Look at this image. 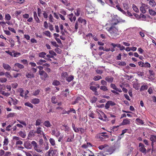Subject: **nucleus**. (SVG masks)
Here are the masks:
<instances>
[{
  "instance_id": "12",
  "label": "nucleus",
  "mask_w": 156,
  "mask_h": 156,
  "mask_svg": "<svg viewBox=\"0 0 156 156\" xmlns=\"http://www.w3.org/2000/svg\"><path fill=\"white\" fill-rule=\"evenodd\" d=\"M2 66L5 70L10 71L11 69V67L9 64L5 63H3Z\"/></svg>"
},
{
  "instance_id": "29",
  "label": "nucleus",
  "mask_w": 156,
  "mask_h": 156,
  "mask_svg": "<svg viewBox=\"0 0 156 156\" xmlns=\"http://www.w3.org/2000/svg\"><path fill=\"white\" fill-rule=\"evenodd\" d=\"M45 62H46V60H44L40 59L37 62V63L38 65H41L43 64V63H45Z\"/></svg>"
},
{
  "instance_id": "58",
  "label": "nucleus",
  "mask_w": 156,
  "mask_h": 156,
  "mask_svg": "<svg viewBox=\"0 0 156 156\" xmlns=\"http://www.w3.org/2000/svg\"><path fill=\"white\" fill-rule=\"evenodd\" d=\"M44 33V34L47 36L50 37V33L49 31H45Z\"/></svg>"
},
{
  "instance_id": "57",
  "label": "nucleus",
  "mask_w": 156,
  "mask_h": 156,
  "mask_svg": "<svg viewBox=\"0 0 156 156\" xmlns=\"http://www.w3.org/2000/svg\"><path fill=\"white\" fill-rule=\"evenodd\" d=\"M16 115V114L14 113H10L8 115V117H13Z\"/></svg>"
},
{
  "instance_id": "41",
  "label": "nucleus",
  "mask_w": 156,
  "mask_h": 156,
  "mask_svg": "<svg viewBox=\"0 0 156 156\" xmlns=\"http://www.w3.org/2000/svg\"><path fill=\"white\" fill-rule=\"evenodd\" d=\"M133 10L136 12H139V10L137 7L136 6L133 4Z\"/></svg>"
},
{
  "instance_id": "25",
  "label": "nucleus",
  "mask_w": 156,
  "mask_h": 156,
  "mask_svg": "<svg viewBox=\"0 0 156 156\" xmlns=\"http://www.w3.org/2000/svg\"><path fill=\"white\" fill-rule=\"evenodd\" d=\"M136 123L138 125H142L144 123L143 121L140 119H136Z\"/></svg>"
},
{
  "instance_id": "26",
  "label": "nucleus",
  "mask_w": 156,
  "mask_h": 156,
  "mask_svg": "<svg viewBox=\"0 0 156 156\" xmlns=\"http://www.w3.org/2000/svg\"><path fill=\"white\" fill-rule=\"evenodd\" d=\"M40 100L37 98H34L31 100V102L34 104H37L39 103Z\"/></svg>"
},
{
  "instance_id": "7",
  "label": "nucleus",
  "mask_w": 156,
  "mask_h": 156,
  "mask_svg": "<svg viewBox=\"0 0 156 156\" xmlns=\"http://www.w3.org/2000/svg\"><path fill=\"white\" fill-rule=\"evenodd\" d=\"M96 137L97 139H99V140H104L105 138H108V136L107 135H104L99 134L97 135Z\"/></svg>"
},
{
  "instance_id": "23",
  "label": "nucleus",
  "mask_w": 156,
  "mask_h": 156,
  "mask_svg": "<svg viewBox=\"0 0 156 156\" xmlns=\"http://www.w3.org/2000/svg\"><path fill=\"white\" fill-rule=\"evenodd\" d=\"M116 7L117 9L121 12L123 14H124L126 15V12L124 11L123 9H122L119 6V5H117L116 6Z\"/></svg>"
},
{
  "instance_id": "39",
  "label": "nucleus",
  "mask_w": 156,
  "mask_h": 156,
  "mask_svg": "<svg viewBox=\"0 0 156 156\" xmlns=\"http://www.w3.org/2000/svg\"><path fill=\"white\" fill-rule=\"evenodd\" d=\"M49 141L52 146H54L55 145V140L52 138H50L49 139Z\"/></svg>"
},
{
  "instance_id": "53",
  "label": "nucleus",
  "mask_w": 156,
  "mask_h": 156,
  "mask_svg": "<svg viewBox=\"0 0 156 156\" xmlns=\"http://www.w3.org/2000/svg\"><path fill=\"white\" fill-rule=\"evenodd\" d=\"M32 144L34 147V149L36 148V147H37V143L34 141H33L31 143Z\"/></svg>"
},
{
  "instance_id": "19",
  "label": "nucleus",
  "mask_w": 156,
  "mask_h": 156,
  "mask_svg": "<svg viewBox=\"0 0 156 156\" xmlns=\"http://www.w3.org/2000/svg\"><path fill=\"white\" fill-rule=\"evenodd\" d=\"M105 80L108 82L111 83L113 81L114 78L111 76H108L105 77Z\"/></svg>"
},
{
  "instance_id": "28",
  "label": "nucleus",
  "mask_w": 156,
  "mask_h": 156,
  "mask_svg": "<svg viewBox=\"0 0 156 156\" xmlns=\"http://www.w3.org/2000/svg\"><path fill=\"white\" fill-rule=\"evenodd\" d=\"M89 116L92 119H95L96 118L95 115L92 111H90L89 112Z\"/></svg>"
},
{
  "instance_id": "14",
  "label": "nucleus",
  "mask_w": 156,
  "mask_h": 156,
  "mask_svg": "<svg viewBox=\"0 0 156 156\" xmlns=\"http://www.w3.org/2000/svg\"><path fill=\"white\" fill-rule=\"evenodd\" d=\"M51 132V134L56 137H58L60 136V133L58 130L55 131L54 129L52 130Z\"/></svg>"
},
{
  "instance_id": "5",
  "label": "nucleus",
  "mask_w": 156,
  "mask_h": 156,
  "mask_svg": "<svg viewBox=\"0 0 156 156\" xmlns=\"http://www.w3.org/2000/svg\"><path fill=\"white\" fill-rule=\"evenodd\" d=\"M139 150L142 153L146 154L147 152L146 149L144 147V145L141 143H140L139 144Z\"/></svg>"
},
{
  "instance_id": "34",
  "label": "nucleus",
  "mask_w": 156,
  "mask_h": 156,
  "mask_svg": "<svg viewBox=\"0 0 156 156\" xmlns=\"http://www.w3.org/2000/svg\"><path fill=\"white\" fill-rule=\"evenodd\" d=\"M62 94L63 95V96L65 97H67L68 96L69 94V92H68V90L67 89L66 90L63 91Z\"/></svg>"
},
{
  "instance_id": "18",
  "label": "nucleus",
  "mask_w": 156,
  "mask_h": 156,
  "mask_svg": "<svg viewBox=\"0 0 156 156\" xmlns=\"http://www.w3.org/2000/svg\"><path fill=\"white\" fill-rule=\"evenodd\" d=\"M43 125L47 128L50 127L51 126V125L50 122L48 120L45 121L43 123Z\"/></svg>"
},
{
  "instance_id": "10",
  "label": "nucleus",
  "mask_w": 156,
  "mask_h": 156,
  "mask_svg": "<svg viewBox=\"0 0 156 156\" xmlns=\"http://www.w3.org/2000/svg\"><path fill=\"white\" fill-rule=\"evenodd\" d=\"M35 133L40 135H42V134H44V132L42 130L41 128L40 127H37Z\"/></svg>"
},
{
  "instance_id": "46",
  "label": "nucleus",
  "mask_w": 156,
  "mask_h": 156,
  "mask_svg": "<svg viewBox=\"0 0 156 156\" xmlns=\"http://www.w3.org/2000/svg\"><path fill=\"white\" fill-rule=\"evenodd\" d=\"M5 19L6 20H11V16L9 14H7L5 15Z\"/></svg>"
},
{
  "instance_id": "3",
  "label": "nucleus",
  "mask_w": 156,
  "mask_h": 156,
  "mask_svg": "<svg viewBox=\"0 0 156 156\" xmlns=\"http://www.w3.org/2000/svg\"><path fill=\"white\" fill-rule=\"evenodd\" d=\"M18 92L20 93V95L22 97H28L27 95L29 93V91L28 90H26L25 93L23 92V90L22 88H19L17 89Z\"/></svg>"
},
{
  "instance_id": "30",
  "label": "nucleus",
  "mask_w": 156,
  "mask_h": 156,
  "mask_svg": "<svg viewBox=\"0 0 156 156\" xmlns=\"http://www.w3.org/2000/svg\"><path fill=\"white\" fill-rule=\"evenodd\" d=\"M46 55V54L45 52H42L39 53L38 56L40 57L45 58V56Z\"/></svg>"
},
{
  "instance_id": "11",
  "label": "nucleus",
  "mask_w": 156,
  "mask_h": 156,
  "mask_svg": "<svg viewBox=\"0 0 156 156\" xmlns=\"http://www.w3.org/2000/svg\"><path fill=\"white\" fill-rule=\"evenodd\" d=\"M24 146L27 149H31L32 148V145L29 141L25 142L24 144Z\"/></svg>"
},
{
  "instance_id": "63",
  "label": "nucleus",
  "mask_w": 156,
  "mask_h": 156,
  "mask_svg": "<svg viewBox=\"0 0 156 156\" xmlns=\"http://www.w3.org/2000/svg\"><path fill=\"white\" fill-rule=\"evenodd\" d=\"M63 126H64L65 128V131H67V132L69 131V130H70V129L67 125H63Z\"/></svg>"
},
{
  "instance_id": "4",
  "label": "nucleus",
  "mask_w": 156,
  "mask_h": 156,
  "mask_svg": "<svg viewBox=\"0 0 156 156\" xmlns=\"http://www.w3.org/2000/svg\"><path fill=\"white\" fill-rule=\"evenodd\" d=\"M131 120L128 118H126L124 119L122 122H121L120 126H124L126 125H129L131 124Z\"/></svg>"
},
{
  "instance_id": "17",
  "label": "nucleus",
  "mask_w": 156,
  "mask_h": 156,
  "mask_svg": "<svg viewBox=\"0 0 156 156\" xmlns=\"http://www.w3.org/2000/svg\"><path fill=\"white\" fill-rule=\"evenodd\" d=\"M18 103V101L16 99V98H11L10 101L9 102V103L11 105L12 104L13 105L16 104Z\"/></svg>"
},
{
  "instance_id": "13",
  "label": "nucleus",
  "mask_w": 156,
  "mask_h": 156,
  "mask_svg": "<svg viewBox=\"0 0 156 156\" xmlns=\"http://www.w3.org/2000/svg\"><path fill=\"white\" fill-rule=\"evenodd\" d=\"M110 87L116 91H119V92H122V91L121 89L120 88H117L115 85L113 83H111V84Z\"/></svg>"
},
{
  "instance_id": "60",
  "label": "nucleus",
  "mask_w": 156,
  "mask_h": 156,
  "mask_svg": "<svg viewBox=\"0 0 156 156\" xmlns=\"http://www.w3.org/2000/svg\"><path fill=\"white\" fill-rule=\"evenodd\" d=\"M101 83L103 86H106L107 85V82L104 80H102L101 81Z\"/></svg>"
},
{
  "instance_id": "49",
  "label": "nucleus",
  "mask_w": 156,
  "mask_h": 156,
  "mask_svg": "<svg viewBox=\"0 0 156 156\" xmlns=\"http://www.w3.org/2000/svg\"><path fill=\"white\" fill-rule=\"evenodd\" d=\"M74 138V135L69 136L67 140V142H71L72 141V140Z\"/></svg>"
},
{
  "instance_id": "37",
  "label": "nucleus",
  "mask_w": 156,
  "mask_h": 156,
  "mask_svg": "<svg viewBox=\"0 0 156 156\" xmlns=\"http://www.w3.org/2000/svg\"><path fill=\"white\" fill-rule=\"evenodd\" d=\"M9 143V140L8 138H7L6 137H5V138L4 140L3 141V145L4 146H6Z\"/></svg>"
},
{
  "instance_id": "50",
  "label": "nucleus",
  "mask_w": 156,
  "mask_h": 156,
  "mask_svg": "<svg viewBox=\"0 0 156 156\" xmlns=\"http://www.w3.org/2000/svg\"><path fill=\"white\" fill-rule=\"evenodd\" d=\"M0 93L6 97H8L9 95V93L5 92H4L2 91H0Z\"/></svg>"
},
{
  "instance_id": "36",
  "label": "nucleus",
  "mask_w": 156,
  "mask_h": 156,
  "mask_svg": "<svg viewBox=\"0 0 156 156\" xmlns=\"http://www.w3.org/2000/svg\"><path fill=\"white\" fill-rule=\"evenodd\" d=\"M100 89L104 91L108 90L107 87L105 86H102L100 87Z\"/></svg>"
},
{
  "instance_id": "38",
  "label": "nucleus",
  "mask_w": 156,
  "mask_h": 156,
  "mask_svg": "<svg viewBox=\"0 0 156 156\" xmlns=\"http://www.w3.org/2000/svg\"><path fill=\"white\" fill-rule=\"evenodd\" d=\"M5 75L8 78H12V76L10 75V73L8 72H6L5 73Z\"/></svg>"
},
{
  "instance_id": "31",
  "label": "nucleus",
  "mask_w": 156,
  "mask_h": 156,
  "mask_svg": "<svg viewBox=\"0 0 156 156\" xmlns=\"http://www.w3.org/2000/svg\"><path fill=\"white\" fill-rule=\"evenodd\" d=\"M42 122L41 119H37L36 121L35 125L36 126H38L40 125Z\"/></svg>"
},
{
  "instance_id": "24",
  "label": "nucleus",
  "mask_w": 156,
  "mask_h": 156,
  "mask_svg": "<svg viewBox=\"0 0 156 156\" xmlns=\"http://www.w3.org/2000/svg\"><path fill=\"white\" fill-rule=\"evenodd\" d=\"M68 76V75L66 72H63L61 74V77L63 80L66 79Z\"/></svg>"
},
{
  "instance_id": "54",
  "label": "nucleus",
  "mask_w": 156,
  "mask_h": 156,
  "mask_svg": "<svg viewBox=\"0 0 156 156\" xmlns=\"http://www.w3.org/2000/svg\"><path fill=\"white\" fill-rule=\"evenodd\" d=\"M150 4L152 6H153L155 5V2L154 0H150L149 2Z\"/></svg>"
},
{
  "instance_id": "32",
  "label": "nucleus",
  "mask_w": 156,
  "mask_h": 156,
  "mask_svg": "<svg viewBox=\"0 0 156 156\" xmlns=\"http://www.w3.org/2000/svg\"><path fill=\"white\" fill-rule=\"evenodd\" d=\"M133 87L136 90H138L140 89V85L139 83H135L133 84Z\"/></svg>"
},
{
  "instance_id": "33",
  "label": "nucleus",
  "mask_w": 156,
  "mask_h": 156,
  "mask_svg": "<svg viewBox=\"0 0 156 156\" xmlns=\"http://www.w3.org/2000/svg\"><path fill=\"white\" fill-rule=\"evenodd\" d=\"M74 78L73 76H68L67 77L66 79L67 81L69 82H71L72 80H73Z\"/></svg>"
},
{
  "instance_id": "55",
  "label": "nucleus",
  "mask_w": 156,
  "mask_h": 156,
  "mask_svg": "<svg viewBox=\"0 0 156 156\" xmlns=\"http://www.w3.org/2000/svg\"><path fill=\"white\" fill-rule=\"evenodd\" d=\"M7 80V79L5 78H0V82L5 83Z\"/></svg>"
},
{
  "instance_id": "44",
  "label": "nucleus",
  "mask_w": 156,
  "mask_h": 156,
  "mask_svg": "<svg viewBox=\"0 0 156 156\" xmlns=\"http://www.w3.org/2000/svg\"><path fill=\"white\" fill-rule=\"evenodd\" d=\"M146 9L143 7L142 5L140 8V10L141 12L143 13H145L146 12Z\"/></svg>"
},
{
  "instance_id": "52",
  "label": "nucleus",
  "mask_w": 156,
  "mask_h": 156,
  "mask_svg": "<svg viewBox=\"0 0 156 156\" xmlns=\"http://www.w3.org/2000/svg\"><path fill=\"white\" fill-rule=\"evenodd\" d=\"M17 121L18 122H19L21 124L23 125V126H27V124L25 122L22 120H17Z\"/></svg>"
},
{
  "instance_id": "56",
  "label": "nucleus",
  "mask_w": 156,
  "mask_h": 156,
  "mask_svg": "<svg viewBox=\"0 0 156 156\" xmlns=\"http://www.w3.org/2000/svg\"><path fill=\"white\" fill-rule=\"evenodd\" d=\"M49 53L51 55L53 56H56V53L52 50H50L49 51Z\"/></svg>"
},
{
  "instance_id": "2",
  "label": "nucleus",
  "mask_w": 156,
  "mask_h": 156,
  "mask_svg": "<svg viewBox=\"0 0 156 156\" xmlns=\"http://www.w3.org/2000/svg\"><path fill=\"white\" fill-rule=\"evenodd\" d=\"M17 68L20 69H22L24 68V66L23 65L19 63H16L14 65V66L12 68V70L18 72L19 71V70Z\"/></svg>"
},
{
  "instance_id": "61",
  "label": "nucleus",
  "mask_w": 156,
  "mask_h": 156,
  "mask_svg": "<svg viewBox=\"0 0 156 156\" xmlns=\"http://www.w3.org/2000/svg\"><path fill=\"white\" fill-rule=\"evenodd\" d=\"M49 21L51 22H53V16L51 14H50L49 15Z\"/></svg>"
},
{
  "instance_id": "6",
  "label": "nucleus",
  "mask_w": 156,
  "mask_h": 156,
  "mask_svg": "<svg viewBox=\"0 0 156 156\" xmlns=\"http://www.w3.org/2000/svg\"><path fill=\"white\" fill-rule=\"evenodd\" d=\"M39 74L41 76V78L42 80L48 77V75L44 70L39 71Z\"/></svg>"
},
{
  "instance_id": "27",
  "label": "nucleus",
  "mask_w": 156,
  "mask_h": 156,
  "mask_svg": "<svg viewBox=\"0 0 156 156\" xmlns=\"http://www.w3.org/2000/svg\"><path fill=\"white\" fill-rule=\"evenodd\" d=\"M149 12L150 14L152 16H154L156 15V12L153 9H149Z\"/></svg>"
},
{
  "instance_id": "59",
  "label": "nucleus",
  "mask_w": 156,
  "mask_h": 156,
  "mask_svg": "<svg viewBox=\"0 0 156 156\" xmlns=\"http://www.w3.org/2000/svg\"><path fill=\"white\" fill-rule=\"evenodd\" d=\"M144 67L149 68L151 67V65L148 62H145V63H144Z\"/></svg>"
},
{
  "instance_id": "64",
  "label": "nucleus",
  "mask_w": 156,
  "mask_h": 156,
  "mask_svg": "<svg viewBox=\"0 0 156 156\" xmlns=\"http://www.w3.org/2000/svg\"><path fill=\"white\" fill-rule=\"evenodd\" d=\"M12 87L14 88H16L18 86V84L17 83H14L11 84Z\"/></svg>"
},
{
  "instance_id": "45",
  "label": "nucleus",
  "mask_w": 156,
  "mask_h": 156,
  "mask_svg": "<svg viewBox=\"0 0 156 156\" xmlns=\"http://www.w3.org/2000/svg\"><path fill=\"white\" fill-rule=\"evenodd\" d=\"M66 112L68 114H69L70 112H73L74 113H75L76 111L73 108H70L69 110L66 111Z\"/></svg>"
},
{
  "instance_id": "51",
  "label": "nucleus",
  "mask_w": 156,
  "mask_h": 156,
  "mask_svg": "<svg viewBox=\"0 0 156 156\" xmlns=\"http://www.w3.org/2000/svg\"><path fill=\"white\" fill-rule=\"evenodd\" d=\"M13 53H14L13 56L14 57H17L19 55H21V54L19 52H15V51H13Z\"/></svg>"
},
{
  "instance_id": "21",
  "label": "nucleus",
  "mask_w": 156,
  "mask_h": 156,
  "mask_svg": "<svg viewBox=\"0 0 156 156\" xmlns=\"http://www.w3.org/2000/svg\"><path fill=\"white\" fill-rule=\"evenodd\" d=\"M19 136L23 138H25L26 135L25 132L21 131L19 132Z\"/></svg>"
},
{
  "instance_id": "40",
  "label": "nucleus",
  "mask_w": 156,
  "mask_h": 156,
  "mask_svg": "<svg viewBox=\"0 0 156 156\" xmlns=\"http://www.w3.org/2000/svg\"><path fill=\"white\" fill-rule=\"evenodd\" d=\"M102 78V77L99 76H95L93 78V80L95 81L98 80Z\"/></svg>"
},
{
  "instance_id": "15",
  "label": "nucleus",
  "mask_w": 156,
  "mask_h": 156,
  "mask_svg": "<svg viewBox=\"0 0 156 156\" xmlns=\"http://www.w3.org/2000/svg\"><path fill=\"white\" fill-rule=\"evenodd\" d=\"M57 153V151L55 150L49 151L47 156H54Z\"/></svg>"
},
{
  "instance_id": "48",
  "label": "nucleus",
  "mask_w": 156,
  "mask_h": 156,
  "mask_svg": "<svg viewBox=\"0 0 156 156\" xmlns=\"http://www.w3.org/2000/svg\"><path fill=\"white\" fill-rule=\"evenodd\" d=\"M13 77L16 78L19 76H21V73H13Z\"/></svg>"
},
{
  "instance_id": "16",
  "label": "nucleus",
  "mask_w": 156,
  "mask_h": 156,
  "mask_svg": "<svg viewBox=\"0 0 156 156\" xmlns=\"http://www.w3.org/2000/svg\"><path fill=\"white\" fill-rule=\"evenodd\" d=\"M68 17L71 22H73V21H75L76 19V17L73 16V13L69 14L68 15Z\"/></svg>"
},
{
  "instance_id": "42",
  "label": "nucleus",
  "mask_w": 156,
  "mask_h": 156,
  "mask_svg": "<svg viewBox=\"0 0 156 156\" xmlns=\"http://www.w3.org/2000/svg\"><path fill=\"white\" fill-rule=\"evenodd\" d=\"M24 105L25 106H26L28 107H30L31 108H33V105L30 102H26L25 103Z\"/></svg>"
},
{
  "instance_id": "9",
  "label": "nucleus",
  "mask_w": 156,
  "mask_h": 156,
  "mask_svg": "<svg viewBox=\"0 0 156 156\" xmlns=\"http://www.w3.org/2000/svg\"><path fill=\"white\" fill-rule=\"evenodd\" d=\"M142 85L141 86L140 89V91H141L146 90L148 88V85L147 83H142Z\"/></svg>"
},
{
  "instance_id": "1",
  "label": "nucleus",
  "mask_w": 156,
  "mask_h": 156,
  "mask_svg": "<svg viewBox=\"0 0 156 156\" xmlns=\"http://www.w3.org/2000/svg\"><path fill=\"white\" fill-rule=\"evenodd\" d=\"M106 29L110 33L111 35L113 37H116L119 34L118 33V29L114 26H112L110 27H107Z\"/></svg>"
},
{
  "instance_id": "8",
  "label": "nucleus",
  "mask_w": 156,
  "mask_h": 156,
  "mask_svg": "<svg viewBox=\"0 0 156 156\" xmlns=\"http://www.w3.org/2000/svg\"><path fill=\"white\" fill-rule=\"evenodd\" d=\"M150 140L152 141L151 146L152 147V152L153 151V147L154 146V142H156V136L155 135H151L150 138Z\"/></svg>"
},
{
  "instance_id": "43",
  "label": "nucleus",
  "mask_w": 156,
  "mask_h": 156,
  "mask_svg": "<svg viewBox=\"0 0 156 156\" xmlns=\"http://www.w3.org/2000/svg\"><path fill=\"white\" fill-rule=\"evenodd\" d=\"M60 84V82L58 80H54L52 84L55 86H58Z\"/></svg>"
},
{
  "instance_id": "35",
  "label": "nucleus",
  "mask_w": 156,
  "mask_h": 156,
  "mask_svg": "<svg viewBox=\"0 0 156 156\" xmlns=\"http://www.w3.org/2000/svg\"><path fill=\"white\" fill-rule=\"evenodd\" d=\"M80 11L79 9H77L74 11L75 15L77 16H78L80 13Z\"/></svg>"
},
{
  "instance_id": "47",
  "label": "nucleus",
  "mask_w": 156,
  "mask_h": 156,
  "mask_svg": "<svg viewBox=\"0 0 156 156\" xmlns=\"http://www.w3.org/2000/svg\"><path fill=\"white\" fill-rule=\"evenodd\" d=\"M34 135V133L33 131H30L28 135V136L29 138L32 137Z\"/></svg>"
},
{
  "instance_id": "22",
  "label": "nucleus",
  "mask_w": 156,
  "mask_h": 156,
  "mask_svg": "<svg viewBox=\"0 0 156 156\" xmlns=\"http://www.w3.org/2000/svg\"><path fill=\"white\" fill-rule=\"evenodd\" d=\"M34 19L37 23H40V20L37 16V12L35 11L34 12Z\"/></svg>"
},
{
  "instance_id": "20",
  "label": "nucleus",
  "mask_w": 156,
  "mask_h": 156,
  "mask_svg": "<svg viewBox=\"0 0 156 156\" xmlns=\"http://www.w3.org/2000/svg\"><path fill=\"white\" fill-rule=\"evenodd\" d=\"M26 76L28 78H32L34 77V75L31 72L27 73L26 74Z\"/></svg>"
},
{
  "instance_id": "62",
  "label": "nucleus",
  "mask_w": 156,
  "mask_h": 156,
  "mask_svg": "<svg viewBox=\"0 0 156 156\" xmlns=\"http://www.w3.org/2000/svg\"><path fill=\"white\" fill-rule=\"evenodd\" d=\"M55 51L58 53L60 54L61 52V50L59 48H57L55 50Z\"/></svg>"
}]
</instances>
